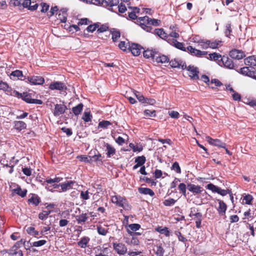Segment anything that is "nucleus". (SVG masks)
I'll return each instance as SVG.
<instances>
[{
	"label": "nucleus",
	"instance_id": "62",
	"mask_svg": "<svg viewBox=\"0 0 256 256\" xmlns=\"http://www.w3.org/2000/svg\"><path fill=\"white\" fill-rule=\"evenodd\" d=\"M22 0H10L9 4L10 6H20L22 5Z\"/></svg>",
	"mask_w": 256,
	"mask_h": 256
},
{
	"label": "nucleus",
	"instance_id": "23",
	"mask_svg": "<svg viewBox=\"0 0 256 256\" xmlns=\"http://www.w3.org/2000/svg\"><path fill=\"white\" fill-rule=\"evenodd\" d=\"M40 202V198L36 194H33L30 198L28 200V202L31 203L34 206H37Z\"/></svg>",
	"mask_w": 256,
	"mask_h": 256
},
{
	"label": "nucleus",
	"instance_id": "12",
	"mask_svg": "<svg viewBox=\"0 0 256 256\" xmlns=\"http://www.w3.org/2000/svg\"><path fill=\"white\" fill-rule=\"evenodd\" d=\"M128 227L127 232L130 236H134L136 234L138 235L140 234L138 232H136L140 228V224H129Z\"/></svg>",
	"mask_w": 256,
	"mask_h": 256
},
{
	"label": "nucleus",
	"instance_id": "22",
	"mask_svg": "<svg viewBox=\"0 0 256 256\" xmlns=\"http://www.w3.org/2000/svg\"><path fill=\"white\" fill-rule=\"evenodd\" d=\"M76 182L72 180L68 181L66 182L61 184L60 186L63 192L72 188V186Z\"/></svg>",
	"mask_w": 256,
	"mask_h": 256
},
{
	"label": "nucleus",
	"instance_id": "46",
	"mask_svg": "<svg viewBox=\"0 0 256 256\" xmlns=\"http://www.w3.org/2000/svg\"><path fill=\"white\" fill-rule=\"evenodd\" d=\"M222 43V41L219 40H215L213 42L210 40L209 48L212 49L216 48Z\"/></svg>",
	"mask_w": 256,
	"mask_h": 256
},
{
	"label": "nucleus",
	"instance_id": "4",
	"mask_svg": "<svg viewBox=\"0 0 256 256\" xmlns=\"http://www.w3.org/2000/svg\"><path fill=\"white\" fill-rule=\"evenodd\" d=\"M111 200L112 203L124 208H126V207L128 206L126 198L120 196H114L112 197Z\"/></svg>",
	"mask_w": 256,
	"mask_h": 256
},
{
	"label": "nucleus",
	"instance_id": "17",
	"mask_svg": "<svg viewBox=\"0 0 256 256\" xmlns=\"http://www.w3.org/2000/svg\"><path fill=\"white\" fill-rule=\"evenodd\" d=\"M105 146L106 148V154L108 158H110L112 156L116 154V150L111 144L108 143H106L105 144Z\"/></svg>",
	"mask_w": 256,
	"mask_h": 256
},
{
	"label": "nucleus",
	"instance_id": "31",
	"mask_svg": "<svg viewBox=\"0 0 256 256\" xmlns=\"http://www.w3.org/2000/svg\"><path fill=\"white\" fill-rule=\"evenodd\" d=\"M210 40L200 39L198 42V46L202 49H207L209 48Z\"/></svg>",
	"mask_w": 256,
	"mask_h": 256
},
{
	"label": "nucleus",
	"instance_id": "48",
	"mask_svg": "<svg viewBox=\"0 0 256 256\" xmlns=\"http://www.w3.org/2000/svg\"><path fill=\"white\" fill-rule=\"evenodd\" d=\"M62 178L60 177H55L54 178H47L46 180L47 184H54L60 182Z\"/></svg>",
	"mask_w": 256,
	"mask_h": 256
},
{
	"label": "nucleus",
	"instance_id": "53",
	"mask_svg": "<svg viewBox=\"0 0 256 256\" xmlns=\"http://www.w3.org/2000/svg\"><path fill=\"white\" fill-rule=\"evenodd\" d=\"M186 50L188 52H190V53L194 56H196L197 54L196 52H198V50H197L194 48H193L192 46H189L186 48Z\"/></svg>",
	"mask_w": 256,
	"mask_h": 256
},
{
	"label": "nucleus",
	"instance_id": "42",
	"mask_svg": "<svg viewBox=\"0 0 256 256\" xmlns=\"http://www.w3.org/2000/svg\"><path fill=\"white\" fill-rule=\"evenodd\" d=\"M170 64L172 68H180L181 66V61L175 58L170 62Z\"/></svg>",
	"mask_w": 256,
	"mask_h": 256
},
{
	"label": "nucleus",
	"instance_id": "27",
	"mask_svg": "<svg viewBox=\"0 0 256 256\" xmlns=\"http://www.w3.org/2000/svg\"><path fill=\"white\" fill-rule=\"evenodd\" d=\"M144 56L146 58H152V59L154 60V58L156 56L157 52L152 50H147L144 52Z\"/></svg>",
	"mask_w": 256,
	"mask_h": 256
},
{
	"label": "nucleus",
	"instance_id": "10",
	"mask_svg": "<svg viewBox=\"0 0 256 256\" xmlns=\"http://www.w3.org/2000/svg\"><path fill=\"white\" fill-rule=\"evenodd\" d=\"M187 70L190 72L189 76L191 77L192 79L196 80L199 78L198 76L199 71L198 68L189 66L187 68Z\"/></svg>",
	"mask_w": 256,
	"mask_h": 256
},
{
	"label": "nucleus",
	"instance_id": "21",
	"mask_svg": "<svg viewBox=\"0 0 256 256\" xmlns=\"http://www.w3.org/2000/svg\"><path fill=\"white\" fill-rule=\"evenodd\" d=\"M90 240V238L88 236L82 237L79 242H78V246L81 248H86Z\"/></svg>",
	"mask_w": 256,
	"mask_h": 256
},
{
	"label": "nucleus",
	"instance_id": "28",
	"mask_svg": "<svg viewBox=\"0 0 256 256\" xmlns=\"http://www.w3.org/2000/svg\"><path fill=\"white\" fill-rule=\"evenodd\" d=\"M88 216L86 213H82L76 217L78 224L84 223L88 219Z\"/></svg>",
	"mask_w": 256,
	"mask_h": 256
},
{
	"label": "nucleus",
	"instance_id": "34",
	"mask_svg": "<svg viewBox=\"0 0 256 256\" xmlns=\"http://www.w3.org/2000/svg\"><path fill=\"white\" fill-rule=\"evenodd\" d=\"M119 0H104V7H112L118 4Z\"/></svg>",
	"mask_w": 256,
	"mask_h": 256
},
{
	"label": "nucleus",
	"instance_id": "15",
	"mask_svg": "<svg viewBox=\"0 0 256 256\" xmlns=\"http://www.w3.org/2000/svg\"><path fill=\"white\" fill-rule=\"evenodd\" d=\"M130 50L132 54L134 56H138L140 54L142 47L140 45L136 44H132L129 47Z\"/></svg>",
	"mask_w": 256,
	"mask_h": 256
},
{
	"label": "nucleus",
	"instance_id": "60",
	"mask_svg": "<svg viewBox=\"0 0 256 256\" xmlns=\"http://www.w3.org/2000/svg\"><path fill=\"white\" fill-rule=\"evenodd\" d=\"M46 243V240H40L38 241L34 242L32 243V246L36 247H38L42 246L45 244Z\"/></svg>",
	"mask_w": 256,
	"mask_h": 256
},
{
	"label": "nucleus",
	"instance_id": "56",
	"mask_svg": "<svg viewBox=\"0 0 256 256\" xmlns=\"http://www.w3.org/2000/svg\"><path fill=\"white\" fill-rule=\"evenodd\" d=\"M52 186H46V188L48 190L53 192L52 190L54 188H59L61 184H56V183L51 184Z\"/></svg>",
	"mask_w": 256,
	"mask_h": 256
},
{
	"label": "nucleus",
	"instance_id": "52",
	"mask_svg": "<svg viewBox=\"0 0 256 256\" xmlns=\"http://www.w3.org/2000/svg\"><path fill=\"white\" fill-rule=\"evenodd\" d=\"M80 198L84 200H88L90 198L89 192L88 190L81 191Z\"/></svg>",
	"mask_w": 256,
	"mask_h": 256
},
{
	"label": "nucleus",
	"instance_id": "25",
	"mask_svg": "<svg viewBox=\"0 0 256 256\" xmlns=\"http://www.w3.org/2000/svg\"><path fill=\"white\" fill-rule=\"evenodd\" d=\"M138 190V192L141 194H148L151 196H153L154 195V191L150 188H140Z\"/></svg>",
	"mask_w": 256,
	"mask_h": 256
},
{
	"label": "nucleus",
	"instance_id": "6",
	"mask_svg": "<svg viewBox=\"0 0 256 256\" xmlns=\"http://www.w3.org/2000/svg\"><path fill=\"white\" fill-rule=\"evenodd\" d=\"M254 67L250 66V67L246 66L240 68L238 72L244 76L256 80V72L254 70Z\"/></svg>",
	"mask_w": 256,
	"mask_h": 256
},
{
	"label": "nucleus",
	"instance_id": "11",
	"mask_svg": "<svg viewBox=\"0 0 256 256\" xmlns=\"http://www.w3.org/2000/svg\"><path fill=\"white\" fill-rule=\"evenodd\" d=\"M218 202V206L217 208V210L220 216H226V212L227 210V205L222 200H217Z\"/></svg>",
	"mask_w": 256,
	"mask_h": 256
},
{
	"label": "nucleus",
	"instance_id": "5",
	"mask_svg": "<svg viewBox=\"0 0 256 256\" xmlns=\"http://www.w3.org/2000/svg\"><path fill=\"white\" fill-rule=\"evenodd\" d=\"M206 188L212 190L214 192H216L222 196H225L228 194L231 193V190L228 189L222 190L220 188L212 184H208L206 186Z\"/></svg>",
	"mask_w": 256,
	"mask_h": 256
},
{
	"label": "nucleus",
	"instance_id": "45",
	"mask_svg": "<svg viewBox=\"0 0 256 256\" xmlns=\"http://www.w3.org/2000/svg\"><path fill=\"white\" fill-rule=\"evenodd\" d=\"M51 212L52 210H44L42 212L39 214L38 218L40 220H43L47 218L48 216L51 213Z\"/></svg>",
	"mask_w": 256,
	"mask_h": 256
},
{
	"label": "nucleus",
	"instance_id": "32",
	"mask_svg": "<svg viewBox=\"0 0 256 256\" xmlns=\"http://www.w3.org/2000/svg\"><path fill=\"white\" fill-rule=\"evenodd\" d=\"M208 56H209L207 58L208 60L214 61H221V58H222L220 54L216 52L210 54Z\"/></svg>",
	"mask_w": 256,
	"mask_h": 256
},
{
	"label": "nucleus",
	"instance_id": "30",
	"mask_svg": "<svg viewBox=\"0 0 256 256\" xmlns=\"http://www.w3.org/2000/svg\"><path fill=\"white\" fill-rule=\"evenodd\" d=\"M154 34L158 36L162 39L168 38L166 34L164 32L163 28H156L155 29Z\"/></svg>",
	"mask_w": 256,
	"mask_h": 256
},
{
	"label": "nucleus",
	"instance_id": "44",
	"mask_svg": "<svg viewBox=\"0 0 256 256\" xmlns=\"http://www.w3.org/2000/svg\"><path fill=\"white\" fill-rule=\"evenodd\" d=\"M172 170L175 171L178 174L181 173V168L179 165V164L177 162H175L173 163L172 166L171 167Z\"/></svg>",
	"mask_w": 256,
	"mask_h": 256
},
{
	"label": "nucleus",
	"instance_id": "19",
	"mask_svg": "<svg viewBox=\"0 0 256 256\" xmlns=\"http://www.w3.org/2000/svg\"><path fill=\"white\" fill-rule=\"evenodd\" d=\"M10 76L14 78H17L18 80H26V77L23 76L22 72L20 70H16L12 72L10 74Z\"/></svg>",
	"mask_w": 256,
	"mask_h": 256
},
{
	"label": "nucleus",
	"instance_id": "29",
	"mask_svg": "<svg viewBox=\"0 0 256 256\" xmlns=\"http://www.w3.org/2000/svg\"><path fill=\"white\" fill-rule=\"evenodd\" d=\"M154 251L157 256H164V254L165 252L162 244L156 246V248H154Z\"/></svg>",
	"mask_w": 256,
	"mask_h": 256
},
{
	"label": "nucleus",
	"instance_id": "37",
	"mask_svg": "<svg viewBox=\"0 0 256 256\" xmlns=\"http://www.w3.org/2000/svg\"><path fill=\"white\" fill-rule=\"evenodd\" d=\"M112 123L108 120H102L99 122L98 124V128H102L103 129L107 128L110 126L112 125Z\"/></svg>",
	"mask_w": 256,
	"mask_h": 256
},
{
	"label": "nucleus",
	"instance_id": "16",
	"mask_svg": "<svg viewBox=\"0 0 256 256\" xmlns=\"http://www.w3.org/2000/svg\"><path fill=\"white\" fill-rule=\"evenodd\" d=\"M244 64L252 67L256 66V56H250L244 60Z\"/></svg>",
	"mask_w": 256,
	"mask_h": 256
},
{
	"label": "nucleus",
	"instance_id": "3",
	"mask_svg": "<svg viewBox=\"0 0 256 256\" xmlns=\"http://www.w3.org/2000/svg\"><path fill=\"white\" fill-rule=\"evenodd\" d=\"M113 248L119 255H124L128 252L126 246L123 242H114L112 243Z\"/></svg>",
	"mask_w": 256,
	"mask_h": 256
},
{
	"label": "nucleus",
	"instance_id": "57",
	"mask_svg": "<svg viewBox=\"0 0 256 256\" xmlns=\"http://www.w3.org/2000/svg\"><path fill=\"white\" fill-rule=\"evenodd\" d=\"M26 241L23 242L22 240H21L19 241H18L15 243V244L12 246V248H16L18 250H20L19 248H20L22 244L24 245H26Z\"/></svg>",
	"mask_w": 256,
	"mask_h": 256
},
{
	"label": "nucleus",
	"instance_id": "58",
	"mask_svg": "<svg viewBox=\"0 0 256 256\" xmlns=\"http://www.w3.org/2000/svg\"><path fill=\"white\" fill-rule=\"evenodd\" d=\"M243 200H245V203L246 204H250L252 200H253V198L250 194H247L244 196Z\"/></svg>",
	"mask_w": 256,
	"mask_h": 256
},
{
	"label": "nucleus",
	"instance_id": "55",
	"mask_svg": "<svg viewBox=\"0 0 256 256\" xmlns=\"http://www.w3.org/2000/svg\"><path fill=\"white\" fill-rule=\"evenodd\" d=\"M61 11L62 12V14H61L60 13L59 14L58 16V19H60V22H66V14L65 13V11L64 10L62 11V10H61Z\"/></svg>",
	"mask_w": 256,
	"mask_h": 256
},
{
	"label": "nucleus",
	"instance_id": "63",
	"mask_svg": "<svg viewBox=\"0 0 256 256\" xmlns=\"http://www.w3.org/2000/svg\"><path fill=\"white\" fill-rule=\"evenodd\" d=\"M130 147L132 149L134 152H141L142 150V147H138V146H135L134 144L132 143H130L129 144Z\"/></svg>",
	"mask_w": 256,
	"mask_h": 256
},
{
	"label": "nucleus",
	"instance_id": "7",
	"mask_svg": "<svg viewBox=\"0 0 256 256\" xmlns=\"http://www.w3.org/2000/svg\"><path fill=\"white\" fill-rule=\"evenodd\" d=\"M26 82H28L30 84L34 85H40L44 82V78L39 76H33L26 77Z\"/></svg>",
	"mask_w": 256,
	"mask_h": 256
},
{
	"label": "nucleus",
	"instance_id": "20",
	"mask_svg": "<svg viewBox=\"0 0 256 256\" xmlns=\"http://www.w3.org/2000/svg\"><path fill=\"white\" fill-rule=\"evenodd\" d=\"M189 216L191 218L194 216V218H196V219L202 218V213L198 212V210L196 208H190Z\"/></svg>",
	"mask_w": 256,
	"mask_h": 256
},
{
	"label": "nucleus",
	"instance_id": "64",
	"mask_svg": "<svg viewBox=\"0 0 256 256\" xmlns=\"http://www.w3.org/2000/svg\"><path fill=\"white\" fill-rule=\"evenodd\" d=\"M149 26L152 25L154 26H158L160 23V20L156 19H152L150 18Z\"/></svg>",
	"mask_w": 256,
	"mask_h": 256
},
{
	"label": "nucleus",
	"instance_id": "13",
	"mask_svg": "<svg viewBox=\"0 0 256 256\" xmlns=\"http://www.w3.org/2000/svg\"><path fill=\"white\" fill-rule=\"evenodd\" d=\"M221 62H222L224 67L228 68L234 69V64L233 61L228 56H223L222 58H221Z\"/></svg>",
	"mask_w": 256,
	"mask_h": 256
},
{
	"label": "nucleus",
	"instance_id": "24",
	"mask_svg": "<svg viewBox=\"0 0 256 256\" xmlns=\"http://www.w3.org/2000/svg\"><path fill=\"white\" fill-rule=\"evenodd\" d=\"M158 63H165L166 62H168L169 59L168 57L164 55H160L157 53L156 56L154 58V60Z\"/></svg>",
	"mask_w": 256,
	"mask_h": 256
},
{
	"label": "nucleus",
	"instance_id": "54",
	"mask_svg": "<svg viewBox=\"0 0 256 256\" xmlns=\"http://www.w3.org/2000/svg\"><path fill=\"white\" fill-rule=\"evenodd\" d=\"M98 24H90L87 27L86 30L88 32H93L98 28Z\"/></svg>",
	"mask_w": 256,
	"mask_h": 256
},
{
	"label": "nucleus",
	"instance_id": "41",
	"mask_svg": "<svg viewBox=\"0 0 256 256\" xmlns=\"http://www.w3.org/2000/svg\"><path fill=\"white\" fill-rule=\"evenodd\" d=\"M134 162L140 166H142L146 162V158L144 156H138L136 158Z\"/></svg>",
	"mask_w": 256,
	"mask_h": 256
},
{
	"label": "nucleus",
	"instance_id": "18",
	"mask_svg": "<svg viewBox=\"0 0 256 256\" xmlns=\"http://www.w3.org/2000/svg\"><path fill=\"white\" fill-rule=\"evenodd\" d=\"M64 83L60 82H56L52 83H51L49 86V88L50 90H63L64 88Z\"/></svg>",
	"mask_w": 256,
	"mask_h": 256
},
{
	"label": "nucleus",
	"instance_id": "39",
	"mask_svg": "<svg viewBox=\"0 0 256 256\" xmlns=\"http://www.w3.org/2000/svg\"><path fill=\"white\" fill-rule=\"evenodd\" d=\"M132 92L136 96V97L137 98V99L138 100V101L142 104L144 103V101L146 100V98L140 92L135 90H132Z\"/></svg>",
	"mask_w": 256,
	"mask_h": 256
},
{
	"label": "nucleus",
	"instance_id": "40",
	"mask_svg": "<svg viewBox=\"0 0 256 256\" xmlns=\"http://www.w3.org/2000/svg\"><path fill=\"white\" fill-rule=\"evenodd\" d=\"M54 108V112H65L66 107L64 104H56L55 105Z\"/></svg>",
	"mask_w": 256,
	"mask_h": 256
},
{
	"label": "nucleus",
	"instance_id": "43",
	"mask_svg": "<svg viewBox=\"0 0 256 256\" xmlns=\"http://www.w3.org/2000/svg\"><path fill=\"white\" fill-rule=\"evenodd\" d=\"M15 192L22 198L24 197L27 193L26 190H22L20 188H18L14 190Z\"/></svg>",
	"mask_w": 256,
	"mask_h": 256
},
{
	"label": "nucleus",
	"instance_id": "35",
	"mask_svg": "<svg viewBox=\"0 0 256 256\" xmlns=\"http://www.w3.org/2000/svg\"><path fill=\"white\" fill-rule=\"evenodd\" d=\"M110 33L112 35V39L113 42H115L120 37V34L119 30L112 28L110 30Z\"/></svg>",
	"mask_w": 256,
	"mask_h": 256
},
{
	"label": "nucleus",
	"instance_id": "33",
	"mask_svg": "<svg viewBox=\"0 0 256 256\" xmlns=\"http://www.w3.org/2000/svg\"><path fill=\"white\" fill-rule=\"evenodd\" d=\"M0 90L6 92L8 94H10L14 90L9 87L6 82H0Z\"/></svg>",
	"mask_w": 256,
	"mask_h": 256
},
{
	"label": "nucleus",
	"instance_id": "47",
	"mask_svg": "<svg viewBox=\"0 0 256 256\" xmlns=\"http://www.w3.org/2000/svg\"><path fill=\"white\" fill-rule=\"evenodd\" d=\"M26 231L30 235H32L33 236H36L39 234V232L38 231L36 230L34 228V227H28Z\"/></svg>",
	"mask_w": 256,
	"mask_h": 256
},
{
	"label": "nucleus",
	"instance_id": "59",
	"mask_svg": "<svg viewBox=\"0 0 256 256\" xmlns=\"http://www.w3.org/2000/svg\"><path fill=\"white\" fill-rule=\"evenodd\" d=\"M132 238L131 240H130V245H133V246H138L140 244V241L138 239L136 238L134 236H132Z\"/></svg>",
	"mask_w": 256,
	"mask_h": 256
},
{
	"label": "nucleus",
	"instance_id": "51",
	"mask_svg": "<svg viewBox=\"0 0 256 256\" xmlns=\"http://www.w3.org/2000/svg\"><path fill=\"white\" fill-rule=\"evenodd\" d=\"M178 189L180 190V192L182 193V194L184 196H186V185L184 183H180L178 185Z\"/></svg>",
	"mask_w": 256,
	"mask_h": 256
},
{
	"label": "nucleus",
	"instance_id": "1",
	"mask_svg": "<svg viewBox=\"0 0 256 256\" xmlns=\"http://www.w3.org/2000/svg\"><path fill=\"white\" fill-rule=\"evenodd\" d=\"M10 95L16 96L18 98H22L24 100L28 103L38 104H40L42 103V100H40L32 98L31 94L28 92H23L22 94L16 90H13L12 92L10 93Z\"/></svg>",
	"mask_w": 256,
	"mask_h": 256
},
{
	"label": "nucleus",
	"instance_id": "49",
	"mask_svg": "<svg viewBox=\"0 0 256 256\" xmlns=\"http://www.w3.org/2000/svg\"><path fill=\"white\" fill-rule=\"evenodd\" d=\"M176 201V200H174V198H170L168 199L165 200L164 201L163 204L165 206H169L174 204Z\"/></svg>",
	"mask_w": 256,
	"mask_h": 256
},
{
	"label": "nucleus",
	"instance_id": "38",
	"mask_svg": "<svg viewBox=\"0 0 256 256\" xmlns=\"http://www.w3.org/2000/svg\"><path fill=\"white\" fill-rule=\"evenodd\" d=\"M96 230L100 235L105 236L108 232V228H103L102 226H98Z\"/></svg>",
	"mask_w": 256,
	"mask_h": 256
},
{
	"label": "nucleus",
	"instance_id": "36",
	"mask_svg": "<svg viewBox=\"0 0 256 256\" xmlns=\"http://www.w3.org/2000/svg\"><path fill=\"white\" fill-rule=\"evenodd\" d=\"M156 230L161 234H164L166 236H170V231L166 227L162 228V226L158 227Z\"/></svg>",
	"mask_w": 256,
	"mask_h": 256
},
{
	"label": "nucleus",
	"instance_id": "9",
	"mask_svg": "<svg viewBox=\"0 0 256 256\" xmlns=\"http://www.w3.org/2000/svg\"><path fill=\"white\" fill-rule=\"evenodd\" d=\"M229 54L232 58L236 60H240L245 56L244 53L242 50L236 49L230 51Z\"/></svg>",
	"mask_w": 256,
	"mask_h": 256
},
{
	"label": "nucleus",
	"instance_id": "61",
	"mask_svg": "<svg viewBox=\"0 0 256 256\" xmlns=\"http://www.w3.org/2000/svg\"><path fill=\"white\" fill-rule=\"evenodd\" d=\"M83 104H79L76 106L72 108V112H82L83 108Z\"/></svg>",
	"mask_w": 256,
	"mask_h": 256
},
{
	"label": "nucleus",
	"instance_id": "2",
	"mask_svg": "<svg viewBox=\"0 0 256 256\" xmlns=\"http://www.w3.org/2000/svg\"><path fill=\"white\" fill-rule=\"evenodd\" d=\"M150 18L147 16L140 17L137 19L138 24L140 27L147 32H150L152 27L149 26Z\"/></svg>",
	"mask_w": 256,
	"mask_h": 256
},
{
	"label": "nucleus",
	"instance_id": "8",
	"mask_svg": "<svg viewBox=\"0 0 256 256\" xmlns=\"http://www.w3.org/2000/svg\"><path fill=\"white\" fill-rule=\"evenodd\" d=\"M206 140L208 143L212 146L226 148V144L218 139H213L210 136H206Z\"/></svg>",
	"mask_w": 256,
	"mask_h": 256
},
{
	"label": "nucleus",
	"instance_id": "14",
	"mask_svg": "<svg viewBox=\"0 0 256 256\" xmlns=\"http://www.w3.org/2000/svg\"><path fill=\"white\" fill-rule=\"evenodd\" d=\"M188 190L195 194H199L202 191V188L198 185H195L192 184H188L187 185Z\"/></svg>",
	"mask_w": 256,
	"mask_h": 256
},
{
	"label": "nucleus",
	"instance_id": "26",
	"mask_svg": "<svg viewBox=\"0 0 256 256\" xmlns=\"http://www.w3.org/2000/svg\"><path fill=\"white\" fill-rule=\"evenodd\" d=\"M14 124V128L19 132L26 128V124L22 121H15Z\"/></svg>",
	"mask_w": 256,
	"mask_h": 256
},
{
	"label": "nucleus",
	"instance_id": "50",
	"mask_svg": "<svg viewBox=\"0 0 256 256\" xmlns=\"http://www.w3.org/2000/svg\"><path fill=\"white\" fill-rule=\"evenodd\" d=\"M92 116L90 113H84V114L82 117V119L85 122H89L92 121Z\"/></svg>",
	"mask_w": 256,
	"mask_h": 256
}]
</instances>
